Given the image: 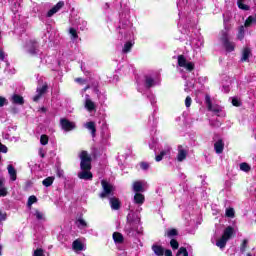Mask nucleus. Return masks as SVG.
Returning a JSON list of instances; mask_svg holds the SVG:
<instances>
[{"label": "nucleus", "instance_id": "obj_3", "mask_svg": "<svg viewBox=\"0 0 256 256\" xmlns=\"http://www.w3.org/2000/svg\"><path fill=\"white\" fill-rule=\"evenodd\" d=\"M178 66L179 67H183L184 69H186V71H188L189 73L195 71V63L193 62H188L187 58L185 57V55H178Z\"/></svg>", "mask_w": 256, "mask_h": 256}, {"label": "nucleus", "instance_id": "obj_47", "mask_svg": "<svg viewBox=\"0 0 256 256\" xmlns=\"http://www.w3.org/2000/svg\"><path fill=\"white\" fill-rule=\"evenodd\" d=\"M232 105L234 107H241V101H239L237 98L232 99Z\"/></svg>", "mask_w": 256, "mask_h": 256}, {"label": "nucleus", "instance_id": "obj_60", "mask_svg": "<svg viewBox=\"0 0 256 256\" xmlns=\"http://www.w3.org/2000/svg\"><path fill=\"white\" fill-rule=\"evenodd\" d=\"M87 89H89V86H86V87H85V91H87Z\"/></svg>", "mask_w": 256, "mask_h": 256}, {"label": "nucleus", "instance_id": "obj_27", "mask_svg": "<svg viewBox=\"0 0 256 256\" xmlns=\"http://www.w3.org/2000/svg\"><path fill=\"white\" fill-rule=\"evenodd\" d=\"M243 1L245 0H237L238 9H241L242 11H249L251 7L247 4H244Z\"/></svg>", "mask_w": 256, "mask_h": 256}, {"label": "nucleus", "instance_id": "obj_13", "mask_svg": "<svg viewBox=\"0 0 256 256\" xmlns=\"http://www.w3.org/2000/svg\"><path fill=\"white\" fill-rule=\"evenodd\" d=\"M8 174L10 175L11 181H17V170L13 165H8Z\"/></svg>", "mask_w": 256, "mask_h": 256}, {"label": "nucleus", "instance_id": "obj_15", "mask_svg": "<svg viewBox=\"0 0 256 256\" xmlns=\"http://www.w3.org/2000/svg\"><path fill=\"white\" fill-rule=\"evenodd\" d=\"M145 79V87L146 89H151V87L155 86V79L149 75L144 76Z\"/></svg>", "mask_w": 256, "mask_h": 256}, {"label": "nucleus", "instance_id": "obj_39", "mask_svg": "<svg viewBox=\"0 0 256 256\" xmlns=\"http://www.w3.org/2000/svg\"><path fill=\"white\" fill-rule=\"evenodd\" d=\"M33 203H37V196L35 195H32L28 198V202H27L28 207H31Z\"/></svg>", "mask_w": 256, "mask_h": 256}, {"label": "nucleus", "instance_id": "obj_62", "mask_svg": "<svg viewBox=\"0 0 256 256\" xmlns=\"http://www.w3.org/2000/svg\"><path fill=\"white\" fill-rule=\"evenodd\" d=\"M0 161H1V156H0Z\"/></svg>", "mask_w": 256, "mask_h": 256}, {"label": "nucleus", "instance_id": "obj_36", "mask_svg": "<svg viewBox=\"0 0 256 256\" xmlns=\"http://www.w3.org/2000/svg\"><path fill=\"white\" fill-rule=\"evenodd\" d=\"M176 255L177 256H179V255L189 256V252L187 251V248L180 247Z\"/></svg>", "mask_w": 256, "mask_h": 256}, {"label": "nucleus", "instance_id": "obj_46", "mask_svg": "<svg viewBox=\"0 0 256 256\" xmlns=\"http://www.w3.org/2000/svg\"><path fill=\"white\" fill-rule=\"evenodd\" d=\"M7 98L0 96V107H5L7 105Z\"/></svg>", "mask_w": 256, "mask_h": 256}, {"label": "nucleus", "instance_id": "obj_11", "mask_svg": "<svg viewBox=\"0 0 256 256\" xmlns=\"http://www.w3.org/2000/svg\"><path fill=\"white\" fill-rule=\"evenodd\" d=\"M13 105H25V98L19 94H14L11 98Z\"/></svg>", "mask_w": 256, "mask_h": 256}, {"label": "nucleus", "instance_id": "obj_31", "mask_svg": "<svg viewBox=\"0 0 256 256\" xmlns=\"http://www.w3.org/2000/svg\"><path fill=\"white\" fill-rule=\"evenodd\" d=\"M47 89H49V85L47 83H45L41 88H37V93L40 95H45V93H47Z\"/></svg>", "mask_w": 256, "mask_h": 256}, {"label": "nucleus", "instance_id": "obj_51", "mask_svg": "<svg viewBox=\"0 0 256 256\" xmlns=\"http://www.w3.org/2000/svg\"><path fill=\"white\" fill-rule=\"evenodd\" d=\"M78 223L81 227H87V222L83 218H79Z\"/></svg>", "mask_w": 256, "mask_h": 256}, {"label": "nucleus", "instance_id": "obj_22", "mask_svg": "<svg viewBox=\"0 0 256 256\" xmlns=\"http://www.w3.org/2000/svg\"><path fill=\"white\" fill-rule=\"evenodd\" d=\"M178 235H179V230L172 228L166 232L165 237H169V239H173V237H177Z\"/></svg>", "mask_w": 256, "mask_h": 256}, {"label": "nucleus", "instance_id": "obj_38", "mask_svg": "<svg viewBox=\"0 0 256 256\" xmlns=\"http://www.w3.org/2000/svg\"><path fill=\"white\" fill-rule=\"evenodd\" d=\"M69 33H70L72 39H79V34H77V29L70 28Z\"/></svg>", "mask_w": 256, "mask_h": 256}, {"label": "nucleus", "instance_id": "obj_34", "mask_svg": "<svg viewBox=\"0 0 256 256\" xmlns=\"http://www.w3.org/2000/svg\"><path fill=\"white\" fill-rule=\"evenodd\" d=\"M167 155V151L166 150H162L160 152V154L156 155L155 157V161H157V163H159L160 161H163V157Z\"/></svg>", "mask_w": 256, "mask_h": 256}, {"label": "nucleus", "instance_id": "obj_40", "mask_svg": "<svg viewBox=\"0 0 256 256\" xmlns=\"http://www.w3.org/2000/svg\"><path fill=\"white\" fill-rule=\"evenodd\" d=\"M226 217H230V218L235 217V209L227 208L226 209Z\"/></svg>", "mask_w": 256, "mask_h": 256}, {"label": "nucleus", "instance_id": "obj_8", "mask_svg": "<svg viewBox=\"0 0 256 256\" xmlns=\"http://www.w3.org/2000/svg\"><path fill=\"white\" fill-rule=\"evenodd\" d=\"M79 179H84V181H91L93 180V173L91 170H82L78 173Z\"/></svg>", "mask_w": 256, "mask_h": 256}, {"label": "nucleus", "instance_id": "obj_24", "mask_svg": "<svg viewBox=\"0 0 256 256\" xmlns=\"http://www.w3.org/2000/svg\"><path fill=\"white\" fill-rule=\"evenodd\" d=\"M133 189H134L135 193L143 192V183L141 181L134 182Z\"/></svg>", "mask_w": 256, "mask_h": 256}, {"label": "nucleus", "instance_id": "obj_61", "mask_svg": "<svg viewBox=\"0 0 256 256\" xmlns=\"http://www.w3.org/2000/svg\"><path fill=\"white\" fill-rule=\"evenodd\" d=\"M247 256H253L251 253H247Z\"/></svg>", "mask_w": 256, "mask_h": 256}, {"label": "nucleus", "instance_id": "obj_6", "mask_svg": "<svg viewBox=\"0 0 256 256\" xmlns=\"http://www.w3.org/2000/svg\"><path fill=\"white\" fill-rule=\"evenodd\" d=\"M65 7V2L59 1L56 5H54L46 14V17H52L55 15V13H58Z\"/></svg>", "mask_w": 256, "mask_h": 256}, {"label": "nucleus", "instance_id": "obj_16", "mask_svg": "<svg viewBox=\"0 0 256 256\" xmlns=\"http://www.w3.org/2000/svg\"><path fill=\"white\" fill-rule=\"evenodd\" d=\"M134 202L137 205H143V203H145V196L139 192H136L134 195Z\"/></svg>", "mask_w": 256, "mask_h": 256}, {"label": "nucleus", "instance_id": "obj_55", "mask_svg": "<svg viewBox=\"0 0 256 256\" xmlns=\"http://www.w3.org/2000/svg\"><path fill=\"white\" fill-rule=\"evenodd\" d=\"M5 219H7V214H3V212L0 210V222L5 221Z\"/></svg>", "mask_w": 256, "mask_h": 256}, {"label": "nucleus", "instance_id": "obj_1", "mask_svg": "<svg viewBox=\"0 0 256 256\" xmlns=\"http://www.w3.org/2000/svg\"><path fill=\"white\" fill-rule=\"evenodd\" d=\"M220 40L222 42V45L225 51H227V53H233V51H235L234 42L229 40V28L225 27V30L221 31Z\"/></svg>", "mask_w": 256, "mask_h": 256}, {"label": "nucleus", "instance_id": "obj_14", "mask_svg": "<svg viewBox=\"0 0 256 256\" xmlns=\"http://www.w3.org/2000/svg\"><path fill=\"white\" fill-rule=\"evenodd\" d=\"M233 233H235V229L232 226H228L225 228L222 237H225L227 240L233 237Z\"/></svg>", "mask_w": 256, "mask_h": 256}, {"label": "nucleus", "instance_id": "obj_45", "mask_svg": "<svg viewBox=\"0 0 256 256\" xmlns=\"http://www.w3.org/2000/svg\"><path fill=\"white\" fill-rule=\"evenodd\" d=\"M140 168L143 171H147L149 169V163H147V162H140Z\"/></svg>", "mask_w": 256, "mask_h": 256}, {"label": "nucleus", "instance_id": "obj_2", "mask_svg": "<svg viewBox=\"0 0 256 256\" xmlns=\"http://www.w3.org/2000/svg\"><path fill=\"white\" fill-rule=\"evenodd\" d=\"M79 158H80V169L82 171H91L92 169L91 162L93 161V158L90 157L89 153L83 150L81 151Z\"/></svg>", "mask_w": 256, "mask_h": 256}, {"label": "nucleus", "instance_id": "obj_42", "mask_svg": "<svg viewBox=\"0 0 256 256\" xmlns=\"http://www.w3.org/2000/svg\"><path fill=\"white\" fill-rule=\"evenodd\" d=\"M33 256H45L43 248H37L34 251Z\"/></svg>", "mask_w": 256, "mask_h": 256}, {"label": "nucleus", "instance_id": "obj_58", "mask_svg": "<svg viewBox=\"0 0 256 256\" xmlns=\"http://www.w3.org/2000/svg\"><path fill=\"white\" fill-rule=\"evenodd\" d=\"M42 111H43V113H47V108L42 107Z\"/></svg>", "mask_w": 256, "mask_h": 256}, {"label": "nucleus", "instance_id": "obj_52", "mask_svg": "<svg viewBox=\"0 0 256 256\" xmlns=\"http://www.w3.org/2000/svg\"><path fill=\"white\" fill-rule=\"evenodd\" d=\"M213 113L217 114V117H219V113H221V108H211V110Z\"/></svg>", "mask_w": 256, "mask_h": 256}, {"label": "nucleus", "instance_id": "obj_44", "mask_svg": "<svg viewBox=\"0 0 256 256\" xmlns=\"http://www.w3.org/2000/svg\"><path fill=\"white\" fill-rule=\"evenodd\" d=\"M191 103H193V100L191 99V96H187L185 99V106L187 108L191 107Z\"/></svg>", "mask_w": 256, "mask_h": 256}, {"label": "nucleus", "instance_id": "obj_4", "mask_svg": "<svg viewBox=\"0 0 256 256\" xmlns=\"http://www.w3.org/2000/svg\"><path fill=\"white\" fill-rule=\"evenodd\" d=\"M101 185L103 191L100 193L99 197H101V199H105V197H109V195L113 193L114 188L107 180H102Z\"/></svg>", "mask_w": 256, "mask_h": 256}, {"label": "nucleus", "instance_id": "obj_19", "mask_svg": "<svg viewBox=\"0 0 256 256\" xmlns=\"http://www.w3.org/2000/svg\"><path fill=\"white\" fill-rule=\"evenodd\" d=\"M124 231L129 235L130 237L135 235V229L133 228V222H128L124 228Z\"/></svg>", "mask_w": 256, "mask_h": 256}, {"label": "nucleus", "instance_id": "obj_35", "mask_svg": "<svg viewBox=\"0 0 256 256\" xmlns=\"http://www.w3.org/2000/svg\"><path fill=\"white\" fill-rule=\"evenodd\" d=\"M40 143L41 145H47L49 143V136H47L46 134H42L40 136Z\"/></svg>", "mask_w": 256, "mask_h": 256}, {"label": "nucleus", "instance_id": "obj_28", "mask_svg": "<svg viewBox=\"0 0 256 256\" xmlns=\"http://www.w3.org/2000/svg\"><path fill=\"white\" fill-rule=\"evenodd\" d=\"M53 181H55V177L50 176L44 179L42 181V184L44 185V187H51L53 185Z\"/></svg>", "mask_w": 256, "mask_h": 256}, {"label": "nucleus", "instance_id": "obj_59", "mask_svg": "<svg viewBox=\"0 0 256 256\" xmlns=\"http://www.w3.org/2000/svg\"><path fill=\"white\" fill-rule=\"evenodd\" d=\"M3 249V247L0 245V255H1V250Z\"/></svg>", "mask_w": 256, "mask_h": 256}, {"label": "nucleus", "instance_id": "obj_32", "mask_svg": "<svg viewBox=\"0 0 256 256\" xmlns=\"http://www.w3.org/2000/svg\"><path fill=\"white\" fill-rule=\"evenodd\" d=\"M240 170L244 171V173H249V171H251V166L248 163L243 162L240 164Z\"/></svg>", "mask_w": 256, "mask_h": 256}, {"label": "nucleus", "instance_id": "obj_21", "mask_svg": "<svg viewBox=\"0 0 256 256\" xmlns=\"http://www.w3.org/2000/svg\"><path fill=\"white\" fill-rule=\"evenodd\" d=\"M250 55H251V49L244 48L242 52V58H241L242 63H244L245 61H249Z\"/></svg>", "mask_w": 256, "mask_h": 256}, {"label": "nucleus", "instance_id": "obj_18", "mask_svg": "<svg viewBox=\"0 0 256 256\" xmlns=\"http://www.w3.org/2000/svg\"><path fill=\"white\" fill-rule=\"evenodd\" d=\"M86 129L91 131L92 137H95V135L97 133V127L95 126V122L90 121V122L86 123Z\"/></svg>", "mask_w": 256, "mask_h": 256}, {"label": "nucleus", "instance_id": "obj_12", "mask_svg": "<svg viewBox=\"0 0 256 256\" xmlns=\"http://www.w3.org/2000/svg\"><path fill=\"white\" fill-rule=\"evenodd\" d=\"M152 251L157 256L165 255V248H163V246H161V245L153 244Z\"/></svg>", "mask_w": 256, "mask_h": 256}, {"label": "nucleus", "instance_id": "obj_57", "mask_svg": "<svg viewBox=\"0 0 256 256\" xmlns=\"http://www.w3.org/2000/svg\"><path fill=\"white\" fill-rule=\"evenodd\" d=\"M40 157H41L42 159H45V153H43L42 151H40Z\"/></svg>", "mask_w": 256, "mask_h": 256}, {"label": "nucleus", "instance_id": "obj_43", "mask_svg": "<svg viewBox=\"0 0 256 256\" xmlns=\"http://www.w3.org/2000/svg\"><path fill=\"white\" fill-rule=\"evenodd\" d=\"M244 35H245V29L243 28V26H241L240 29H239V33H238V39L240 41H242Z\"/></svg>", "mask_w": 256, "mask_h": 256}, {"label": "nucleus", "instance_id": "obj_20", "mask_svg": "<svg viewBox=\"0 0 256 256\" xmlns=\"http://www.w3.org/2000/svg\"><path fill=\"white\" fill-rule=\"evenodd\" d=\"M112 237L114 239V243L121 244L123 243V241H125V238L123 237V234H121V232H114Z\"/></svg>", "mask_w": 256, "mask_h": 256}, {"label": "nucleus", "instance_id": "obj_9", "mask_svg": "<svg viewBox=\"0 0 256 256\" xmlns=\"http://www.w3.org/2000/svg\"><path fill=\"white\" fill-rule=\"evenodd\" d=\"M224 149H225V142H223V139H219L214 143V150H215V153H217V155H221Z\"/></svg>", "mask_w": 256, "mask_h": 256}, {"label": "nucleus", "instance_id": "obj_25", "mask_svg": "<svg viewBox=\"0 0 256 256\" xmlns=\"http://www.w3.org/2000/svg\"><path fill=\"white\" fill-rule=\"evenodd\" d=\"M253 24H256V14L254 16H249L244 23L245 27H251Z\"/></svg>", "mask_w": 256, "mask_h": 256}, {"label": "nucleus", "instance_id": "obj_5", "mask_svg": "<svg viewBox=\"0 0 256 256\" xmlns=\"http://www.w3.org/2000/svg\"><path fill=\"white\" fill-rule=\"evenodd\" d=\"M60 125L63 131H66V132L73 131V129L77 128V125L75 124V122H71L67 118L60 119Z\"/></svg>", "mask_w": 256, "mask_h": 256}, {"label": "nucleus", "instance_id": "obj_56", "mask_svg": "<svg viewBox=\"0 0 256 256\" xmlns=\"http://www.w3.org/2000/svg\"><path fill=\"white\" fill-rule=\"evenodd\" d=\"M41 97H43V96L38 93V95H35V96L33 97V101H34L35 103H37V101H39V99H41Z\"/></svg>", "mask_w": 256, "mask_h": 256}, {"label": "nucleus", "instance_id": "obj_37", "mask_svg": "<svg viewBox=\"0 0 256 256\" xmlns=\"http://www.w3.org/2000/svg\"><path fill=\"white\" fill-rule=\"evenodd\" d=\"M170 247L175 251L179 249V242L176 239H171L170 240Z\"/></svg>", "mask_w": 256, "mask_h": 256}, {"label": "nucleus", "instance_id": "obj_49", "mask_svg": "<svg viewBox=\"0 0 256 256\" xmlns=\"http://www.w3.org/2000/svg\"><path fill=\"white\" fill-rule=\"evenodd\" d=\"M35 216L38 221H41V219H43V214L39 210H36Z\"/></svg>", "mask_w": 256, "mask_h": 256}, {"label": "nucleus", "instance_id": "obj_10", "mask_svg": "<svg viewBox=\"0 0 256 256\" xmlns=\"http://www.w3.org/2000/svg\"><path fill=\"white\" fill-rule=\"evenodd\" d=\"M187 159V150L184 149L181 145L178 146V155H177V161L180 163L185 161Z\"/></svg>", "mask_w": 256, "mask_h": 256}, {"label": "nucleus", "instance_id": "obj_53", "mask_svg": "<svg viewBox=\"0 0 256 256\" xmlns=\"http://www.w3.org/2000/svg\"><path fill=\"white\" fill-rule=\"evenodd\" d=\"M0 61H5V52L0 48Z\"/></svg>", "mask_w": 256, "mask_h": 256}, {"label": "nucleus", "instance_id": "obj_50", "mask_svg": "<svg viewBox=\"0 0 256 256\" xmlns=\"http://www.w3.org/2000/svg\"><path fill=\"white\" fill-rule=\"evenodd\" d=\"M75 83H79V85H85L86 81L83 78H75Z\"/></svg>", "mask_w": 256, "mask_h": 256}, {"label": "nucleus", "instance_id": "obj_23", "mask_svg": "<svg viewBox=\"0 0 256 256\" xmlns=\"http://www.w3.org/2000/svg\"><path fill=\"white\" fill-rule=\"evenodd\" d=\"M85 108L87 109V111H95V102L91 99H86Z\"/></svg>", "mask_w": 256, "mask_h": 256}, {"label": "nucleus", "instance_id": "obj_17", "mask_svg": "<svg viewBox=\"0 0 256 256\" xmlns=\"http://www.w3.org/2000/svg\"><path fill=\"white\" fill-rule=\"evenodd\" d=\"M72 249H74V251H83V249H85V245H83V242L80 240H74L72 243Z\"/></svg>", "mask_w": 256, "mask_h": 256}, {"label": "nucleus", "instance_id": "obj_33", "mask_svg": "<svg viewBox=\"0 0 256 256\" xmlns=\"http://www.w3.org/2000/svg\"><path fill=\"white\" fill-rule=\"evenodd\" d=\"M205 103L207 105L208 111H211V109L213 107V102L211 101V96H209V95L205 96Z\"/></svg>", "mask_w": 256, "mask_h": 256}, {"label": "nucleus", "instance_id": "obj_48", "mask_svg": "<svg viewBox=\"0 0 256 256\" xmlns=\"http://www.w3.org/2000/svg\"><path fill=\"white\" fill-rule=\"evenodd\" d=\"M8 149L7 146L3 145L0 140V153H7Z\"/></svg>", "mask_w": 256, "mask_h": 256}, {"label": "nucleus", "instance_id": "obj_30", "mask_svg": "<svg viewBox=\"0 0 256 256\" xmlns=\"http://www.w3.org/2000/svg\"><path fill=\"white\" fill-rule=\"evenodd\" d=\"M3 179L0 178V197H7V188L3 187Z\"/></svg>", "mask_w": 256, "mask_h": 256}, {"label": "nucleus", "instance_id": "obj_41", "mask_svg": "<svg viewBox=\"0 0 256 256\" xmlns=\"http://www.w3.org/2000/svg\"><path fill=\"white\" fill-rule=\"evenodd\" d=\"M247 243H248L247 239H244L240 246L241 253H245V251H247Z\"/></svg>", "mask_w": 256, "mask_h": 256}, {"label": "nucleus", "instance_id": "obj_29", "mask_svg": "<svg viewBox=\"0 0 256 256\" xmlns=\"http://www.w3.org/2000/svg\"><path fill=\"white\" fill-rule=\"evenodd\" d=\"M131 49H133V43H131L130 41L126 42L124 44V47L122 49V52L123 53H129L131 52Z\"/></svg>", "mask_w": 256, "mask_h": 256}, {"label": "nucleus", "instance_id": "obj_26", "mask_svg": "<svg viewBox=\"0 0 256 256\" xmlns=\"http://www.w3.org/2000/svg\"><path fill=\"white\" fill-rule=\"evenodd\" d=\"M227 238L222 236L219 240H217L216 245L217 247H220V249H224V247L227 245Z\"/></svg>", "mask_w": 256, "mask_h": 256}, {"label": "nucleus", "instance_id": "obj_7", "mask_svg": "<svg viewBox=\"0 0 256 256\" xmlns=\"http://www.w3.org/2000/svg\"><path fill=\"white\" fill-rule=\"evenodd\" d=\"M110 207L113 211H119L121 209V200L117 197H112L109 199Z\"/></svg>", "mask_w": 256, "mask_h": 256}, {"label": "nucleus", "instance_id": "obj_54", "mask_svg": "<svg viewBox=\"0 0 256 256\" xmlns=\"http://www.w3.org/2000/svg\"><path fill=\"white\" fill-rule=\"evenodd\" d=\"M164 255L165 256H173V251H171V249H166V250H164Z\"/></svg>", "mask_w": 256, "mask_h": 256}]
</instances>
